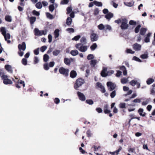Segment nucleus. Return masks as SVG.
Wrapping results in <instances>:
<instances>
[{"mask_svg":"<svg viewBox=\"0 0 155 155\" xmlns=\"http://www.w3.org/2000/svg\"><path fill=\"white\" fill-rule=\"evenodd\" d=\"M1 31L2 35L4 36L5 40L7 41L8 44L11 43V41L10 40H8L10 38V35L8 33H6V29L5 27H2L1 28Z\"/></svg>","mask_w":155,"mask_h":155,"instance_id":"f257e3e1","label":"nucleus"},{"mask_svg":"<svg viewBox=\"0 0 155 155\" xmlns=\"http://www.w3.org/2000/svg\"><path fill=\"white\" fill-rule=\"evenodd\" d=\"M75 47L76 49L80 51L83 52H85L86 51L88 47L87 46L84 45L81 43L76 44L75 45Z\"/></svg>","mask_w":155,"mask_h":155,"instance_id":"f03ea898","label":"nucleus"},{"mask_svg":"<svg viewBox=\"0 0 155 155\" xmlns=\"http://www.w3.org/2000/svg\"><path fill=\"white\" fill-rule=\"evenodd\" d=\"M84 83V80L80 78L77 79L76 81L75 84L74 88L76 90H78V88L81 86Z\"/></svg>","mask_w":155,"mask_h":155,"instance_id":"7ed1b4c3","label":"nucleus"},{"mask_svg":"<svg viewBox=\"0 0 155 155\" xmlns=\"http://www.w3.org/2000/svg\"><path fill=\"white\" fill-rule=\"evenodd\" d=\"M34 32L35 35L37 36H41L43 35H46L47 33L46 30L40 31L38 28H36L34 29Z\"/></svg>","mask_w":155,"mask_h":155,"instance_id":"20e7f679","label":"nucleus"},{"mask_svg":"<svg viewBox=\"0 0 155 155\" xmlns=\"http://www.w3.org/2000/svg\"><path fill=\"white\" fill-rule=\"evenodd\" d=\"M2 79L3 80V83L5 84H12V81L8 78V77L6 75L2 74Z\"/></svg>","mask_w":155,"mask_h":155,"instance_id":"39448f33","label":"nucleus"},{"mask_svg":"<svg viewBox=\"0 0 155 155\" xmlns=\"http://www.w3.org/2000/svg\"><path fill=\"white\" fill-rule=\"evenodd\" d=\"M127 20L126 18H124L121 20V24L120 27L122 30L127 29L128 27V25L127 24Z\"/></svg>","mask_w":155,"mask_h":155,"instance_id":"423d86ee","label":"nucleus"},{"mask_svg":"<svg viewBox=\"0 0 155 155\" xmlns=\"http://www.w3.org/2000/svg\"><path fill=\"white\" fill-rule=\"evenodd\" d=\"M59 72L60 74L65 76H67L68 75L69 70L68 69L64 68L63 67H61L59 69Z\"/></svg>","mask_w":155,"mask_h":155,"instance_id":"0eeeda50","label":"nucleus"},{"mask_svg":"<svg viewBox=\"0 0 155 155\" xmlns=\"http://www.w3.org/2000/svg\"><path fill=\"white\" fill-rule=\"evenodd\" d=\"M107 85L108 87H110L109 90L110 91L114 90L116 87V85L114 83L110 81L107 82Z\"/></svg>","mask_w":155,"mask_h":155,"instance_id":"6e6552de","label":"nucleus"},{"mask_svg":"<svg viewBox=\"0 0 155 155\" xmlns=\"http://www.w3.org/2000/svg\"><path fill=\"white\" fill-rule=\"evenodd\" d=\"M133 48L134 50L136 51H140L141 49V45L137 43L134 44L132 45Z\"/></svg>","mask_w":155,"mask_h":155,"instance_id":"1a4fd4ad","label":"nucleus"},{"mask_svg":"<svg viewBox=\"0 0 155 155\" xmlns=\"http://www.w3.org/2000/svg\"><path fill=\"white\" fill-rule=\"evenodd\" d=\"M90 38L91 41L92 42L97 41L98 39V36L97 34L96 33L91 34Z\"/></svg>","mask_w":155,"mask_h":155,"instance_id":"9d476101","label":"nucleus"},{"mask_svg":"<svg viewBox=\"0 0 155 155\" xmlns=\"http://www.w3.org/2000/svg\"><path fill=\"white\" fill-rule=\"evenodd\" d=\"M96 87L100 88L101 89V91L102 93H104L106 92L104 87L102 85L101 83L99 82H97L96 84Z\"/></svg>","mask_w":155,"mask_h":155,"instance_id":"9b49d317","label":"nucleus"},{"mask_svg":"<svg viewBox=\"0 0 155 155\" xmlns=\"http://www.w3.org/2000/svg\"><path fill=\"white\" fill-rule=\"evenodd\" d=\"M18 48L19 51H24L26 48V45L25 42H23L21 44H19Z\"/></svg>","mask_w":155,"mask_h":155,"instance_id":"f8f14e48","label":"nucleus"},{"mask_svg":"<svg viewBox=\"0 0 155 155\" xmlns=\"http://www.w3.org/2000/svg\"><path fill=\"white\" fill-rule=\"evenodd\" d=\"M77 94L80 100L82 101H84L85 100V97L83 94L78 91L77 92Z\"/></svg>","mask_w":155,"mask_h":155,"instance_id":"ddd939ff","label":"nucleus"},{"mask_svg":"<svg viewBox=\"0 0 155 155\" xmlns=\"http://www.w3.org/2000/svg\"><path fill=\"white\" fill-rule=\"evenodd\" d=\"M151 33H148L144 39V41L146 43H148L150 42V37L151 35Z\"/></svg>","mask_w":155,"mask_h":155,"instance_id":"4468645a","label":"nucleus"},{"mask_svg":"<svg viewBox=\"0 0 155 155\" xmlns=\"http://www.w3.org/2000/svg\"><path fill=\"white\" fill-rule=\"evenodd\" d=\"M109 105L107 104H105L104 105V112L105 114L110 113V110L108 109Z\"/></svg>","mask_w":155,"mask_h":155,"instance_id":"2eb2a0df","label":"nucleus"},{"mask_svg":"<svg viewBox=\"0 0 155 155\" xmlns=\"http://www.w3.org/2000/svg\"><path fill=\"white\" fill-rule=\"evenodd\" d=\"M5 68L8 72L11 73H12L13 71L12 69V67L11 65L8 64L6 65L5 66Z\"/></svg>","mask_w":155,"mask_h":155,"instance_id":"dca6fc26","label":"nucleus"},{"mask_svg":"<svg viewBox=\"0 0 155 155\" xmlns=\"http://www.w3.org/2000/svg\"><path fill=\"white\" fill-rule=\"evenodd\" d=\"M107 71V68H104L101 73V75L103 77H105L107 76V74L106 72Z\"/></svg>","mask_w":155,"mask_h":155,"instance_id":"f3484780","label":"nucleus"},{"mask_svg":"<svg viewBox=\"0 0 155 155\" xmlns=\"http://www.w3.org/2000/svg\"><path fill=\"white\" fill-rule=\"evenodd\" d=\"M113 14L111 12H109L105 16V17L107 19L110 20L113 17Z\"/></svg>","mask_w":155,"mask_h":155,"instance_id":"a211bd4d","label":"nucleus"},{"mask_svg":"<svg viewBox=\"0 0 155 155\" xmlns=\"http://www.w3.org/2000/svg\"><path fill=\"white\" fill-rule=\"evenodd\" d=\"M77 73L76 71L74 70L72 71L70 73V77L72 78H74L76 77Z\"/></svg>","mask_w":155,"mask_h":155,"instance_id":"6ab92c4d","label":"nucleus"},{"mask_svg":"<svg viewBox=\"0 0 155 155\" xmlns=\"http://www.w3.org/2000/svg\"><path fill=\"white\" fill-rule=\"evenodd\" d=\"M138 113L141 116L144 117L145 115V113L143 112V110L142 108H140L138 110Z\"/></svg>","mask_w":155,"mask_h":155,"instance_id":"aec40b11","label":"nucleus"},{"mask_svg":"<svg viewBox=\"0 0 155 155\" xmlns=\"http://www.w3.org/2000/svg\"><path fill=\"white\" fill-rule=\"evenodd\" d=\"M78 51L77 50H71L70 52V54L73 56H75L78 54Z\"/></svg>","mask_w":155,"mask_h":155,"instance_id":"412c9836","label":"nucleus"},{"mask_svg":"<svg viewBox=\"0 0 155 155\" xmlns=\"http://www.w3.org/2000/svg\"><path fill=\"white\" fill-rule=\"evenodd\" d=\"M147 30V29L145 28H141L140 31V34L142 35H144L145 34Z\"/></svg>","mask_w":155,"mask_h":155,"instance_id":"4be33fe9","label":"nucleus"},{"mask_svg":"<svg viewBox=\"0 0 155 155\" xmlns=\"http://www.w3.org/2000/svg\"><path fill=\"white\" fill-rule=\"evenodd\" d=\"M134 2L132 1L129 2H124V4L128 7H132L134 5Z\"/></svg>","mask_w":155,"mask_h":155,"instance_id":"5701e85b","label":"nucleus"},{"mask_svg":"<svg viewBox=\"0 0 155 155\" xmlns=\"http://www.w3.org/2000/svg\"><path fill=\"white\" fill-rule=\"evenodd\" d=\"M36 20V18L35 17H31L29 18V21L31 24H33Z\"/></svg>","mask_w":155,"mask_h":155,"instance_id":"b1692460","label":"nucleus"},{"mask_svg":"<svg viewBox=\"0 0 155 155\" xmlns=\"http://www.w3.org/2000/svg\"><path fill=\"white\" fill-rule=\"evenodd\" d=\"M97 62V60L93 59L90 61V64L92 66L94 67Z\"/></svg>","mask_w":155,"mask_h":155,"instance_id":"393cba45","label":"nucleus"},{"mask_svg":"<svg viewBox=\"0 0 155 155\" xmlns=\"http://www.w3.org/2000/svg\"><path fill=\"white\" fill-rule=\"evenodd\" d=\"M81 43L83 44V45H85L87 43V40L86 38L85 37H82L80 39Z\"/></svg>","mask_w":155,"mask_h":155,"instance_id":"a878e982","label":"nucleus"},{"mask_svg":"<svg viewBox=\"0 0 155 155\" xmlns=\"http://www.w3.org/2000/svg\"><path fill=\"white\" fill-rule=\"evenodd\" d=\"M72 21V19L71 17H68L66 20V24L68 25H70L71 24Z\"/></svg>","mask_w":155,"mask_h":155,"instance_id":"bb28decb","label":"nucleus"},{"mask_svg":"<svg viewBox=\"0 0 155 155\" xmlns=\"http://www.w3.org/2000/svg\"><path fill=\"white\" fill-rule=\"evenodd\" d=\"M59 30L58 29H56L54 32V37L57 38L59 37Z\"/></svg>","mask_w":155,"mask_h":155,"instance_id":"cd10ccee","label":"nucleus"},{"mask_svg":"<svg viewBox=\"0 0 155 155\" xmlns=\"http://www.w3.org/2000/svg\"><path fill=\"white\" fill-rule=\"evenodd\" d=\"M5 20L8 22H11L12 21V17L9 15H6L5 18Z\"/></svg>","mask_w":155,"mask_h":155,"instance_id":"c85d7f7f","label":"nucleus"},{"mask_svg":"<svg viewBox=\"0 0 155 155\" xmlns=\"http://www.w3.org/2000/svg\"><path fill=\"white\" fill-rule=\"evenodd\" d=\"M60 50L56 49L53 51V54L54 56H57L60 54Z\"/></svg>","mask_w":155,"mask_h":155,"instance_id":"c756f323","label":"nucleus"},{"mask_svg":"<svg viewBox=\"0 0 155 155\" xmlns=\"http://www.w3.org/2000/svg\"><path fill=\"white\" fill-rule=\"evenodd\" d=\"M64 63L67 65H69L70 64L71 61L70 60L67 58H65L64 60Z\"/></svg>","mask_w":155,"mask_h":155,"instance_id":"7c9ffc66","label":"nucleus"},{"mask_svg":"<svg viewBox=\"0 0 155 155\" xmlns=\"http://www.w3.org/2000/svg\"><path fill=\"white\" fill-rule=\"evenodd\" d=\"M94 5L97 6L101 7L102 6V3L100 2L95 1H94Z\"/></svg>","mask_w":155,"mask_h":155,"instance_id":"2f4dec72","label":"nucleus"},{"mask_svg":"<svg viewBox=\"0 0 155 155\" xmlns=\"http://www.w3.org/2000/svg\"><path fill=\"white\" fill-rule=\"evenodd\" d=\"M46 15L47 18L50 19H52L54 18L53 15L49 13H46Z\"/></svg>","mask_w":155,"mask_h":155,"instance_id":"473e14b6","label":"nucleus"},{"mask_svg":"<svg viewBox=\"0 0 155 155\" xmlns=\"http://www.w3.org/2000/svg\"><path fill=\"white\" fill-rule=\"evenodd\" d=\"M148 57V53L147 52V54H144L140 56V58L143 59H147Z\"/></svg>","mask_w":155,"mask_h":155,"instance_id":"72a5a7b5","label":"nucleus"},{"mask_svg":"<svg viewBox=\"0 0 155 155\" xmlns=\"http://www.w3.org/2000/svg\"><path fill=\"white\" fill-rule=\"evenodd\" d=\"M97 44L96 43H94L90 47V48L92 51H93L97 48Z\"/></svg>","mask_w":155,"mask_h":155,"instance_id":"f704fd0d","label":"nucleus"},{"mask_svg":"<svg viewBox=\"0 0 155 155\" xmlns=\"http://www.w3.org/2000/svg\"><path fill=\"white\" fill-rule=\"evenodd\" d=\"M49 58V56L47 54H45L43 56V60L45 62H47Z\"/></svg>","mask_w":155,"mask_h":155,"instance_id":"c9c22d12","label":"nucleus"},{"mask_svg":"<svg viewBox=\"0 0 155 155\" xmlns=\"http://www.w3.org/2000/svg\"><path fill=\"white\" fill-rule=\"evenodd\" d=\"M154 81L153 79L151 78H149L147 81V84L149 85L152 83Z\"/></svg>","mask_w":155,"mask_h":155,"instance_id":"e433bc0d","label":"nucleus"},{"mask_svg":"<svg viewBox=\"0 0 155 155\" xmlns=\"http://www.w3.org/2000/svg\"><path fill=\"white\" fill-rule=\"evenodd\" d=\"M36 7L38 9H41L42 7V5L41 2H38L35 5Z\"/></svg>","mask_w":155,"mask_h":155,"instance_id":"4c0bfd02","label":"nucleus"},{"mask_svg":"<svg viewBox=\"0 0 155 155\" xmlns=\"http://www.w3.org/2000/svg\"><path fill=\"white\" fill-rule=\"evenodd\" d=\"M125 52L127 54H134L135 53L134 51H132L131 49L128 48H127L126 49Z\"/></svg>","mask_w":155,"mask_h":155,"instance_id":"58836bf2","label":"nucleus"},{"mask_svg":"<svg viewBox=\"0 0 155 155\" xmlns=\"http://www.w3.org/2000/svg\"><path fill=\"white\" fill-rule=\"evenodd\" d=\"M141 27V25H139L135 28L134 31L136 33H138Z\"/></svg>","mask_w":155,"mask_h":155,"instance_id":"ea45409f","label":"nucleus"},{"mask_svg":"<svg viewBox=\"0 0 155 155\" xmlns=\"http://www.w3.org/2000/svg\"><path fill=\"white\" fill-rule=\"evenodd\" d=\"M132 60H134L137 61H138L140 62H142L141 60L139 59L136 56H134L132 58Z\"/></svg>","mask_w":155,"mask_h":155,"instance_id":"a19ab883","label":"nucleus"},{"mask_svg":"<svg viewBox=\"0 0 155 155\" xmlns=\"http://www.w3.org/2000/svg\"><path fill=\"white\" fill-rule=\"evenodd\" d=\"M97 27L99 30H102L104 29L105 26V25H104L102 24H101L98 26Z\"/></svg>","mask_w":155,"mask_h":155,"instance_id":"79ce46f5","label":"nucleus"},{"mask_svg":"<svg viewBox=\"0 0 155 155\" xmlns=\"http://www.w3.org/2000/svg\"><path fill=\"white\" fill-rule=\"evenodd\" d=\"M137 81L134 80H133L131 81L130 82V84L133 86H134L137 84Z\"/></svg>","mask_w":155,"mask_h":155,"instance_id":"37998d69","label":"nucleus"},{"mask_svg":"<svg viewBox=\"0 0 155 155\" xmlns=\"http://www.w3.org/2000/svg\"><path fill=\"white\" fill-rule=\"evenodd\" d=\"M99 11V8H96L94 10L93 14L94 15H97L98 14Z\"/></svg>","mask_w":155,"mask_h":155,"instance_id":"c03bdc74","label":"nucleus"},{"mask_svg":"<svg viewBox=\"0 0 155 155\" xmlns=\"http://www.w3.org/2000/svg\"><path fill=\"white\" fill-rule=\"evenodd\" d=\"M49 9L50 11L51 12H53L54 9V6L53 4L50 5L49 6Z\"/></svg>","mask_w":155,"mask_h":155,"instance_id":"a18cd8bd","label":"nucleus"},{"mask_svg":"<svg viewBox=\"0 0 155 155\" xmlns=\"http://www.w3.org/2000/svg\"><path fill=\"white\" fill-rule=\"evenodd\" d=\"M105 27L104 28V29L105 30H108L109 31H110L112 29L111 27L108 25H105Z\"/></svg>","mask_w":155,"mask_h":155,"instance_id":"49530a36","label":"nucleus"},{"mask_svg":"<svg viewBox=\"0 0 155 155\" xmlns=\"http://www.w3.org/2000/svg\"><path fill=\"white\" fill-rule=\"evenodd\" d=\"M94 58V56L93 54H89L87 56V58L88 60H93Z\"/></svg>","mask_w":155,"mask_h":155,"instance_id":"de8ad7c7","label":"nucleus"},{"mask_svg":"<svg viewBox=\"0 0 155 155\" xmlns=\"http://www.w3.org/2000/svg\"><path fill=\"white\" fill-rule=\"evenodd\" d=\"M127 79L125 78H123L121 79V83L123 84L126 83L127 82Z\"/></svg>","mask_w":155,"mask_h":155,"instance_id":"09e8293b","label":"nucleus"},{"mask_svg":"<svg viewBox=\"0 0 155 155\" xmlns=\"http://www.w3.org/2000/svg\"><path fill=\"white\" fill-rule=\"evenodd\" d=\"M110 4L113 5V6L115 8H117L118 5L115 3L114 0L111 1Z\"/></svg>","mask_w":155,"mask_h":155,"instance_id":"8fccbe9b","label":"nucleus"},{"mask_svg":"<svg viewBox=\"0 0 155 155\" xmlns=\"http://www.w3.org/2000/svg\"><path fill=\"white\" fill-rule=\"evenodd\" d=\"M116 95L115 91H113L110 94V96L112 98H114Z\"/></svg>","mask_w":155,"mask_h":155,"instance_id":"3c124183","label":"nucleus"},{"mask_svg":"<svg viewBox=\"0 0 155 155\" xmlns=\"http://www.w3.org/2000/svg\"><path fill=\"white\" fill-rule=\"evenodd\" d=\"M21 62L24 65H26L27 64V60L25 58H23Z\"/></svg>","mask_w":155,"mask_h":155,"instance_id":"603ef678","label":"nucleus"},{"mask_svg":"<svg viewBox=\"0 0 155 155\" xmlns=\"http://www.w3.org/2000/svg\"><path fill=\"white\" fill-rule=\"evenodd\" d=\"M119 107L121 108H126V104L124 103H120L119 104Z\"/></svg>","mask_w":155,"mask_h":155,"instance_id":"864d4df0","label":"nucleus"},{"mask_svg":"<svg viewBox=\"0 0 155 155\" xmlns=\"http://www.w3.org/2000/svg\"><path fill=\"white\" fill-rule=\"evenodd\" d=\"M86 101L87 103L89 104V105H92L94 103L93 101L91 99L87 100H86Z\"/></svg>","mask_w":155,"mask_h":155,"instance_id":"5fc2aeb1","label":"nucleus"},{"mask_svg":"<svg viewBox=\"0 0 155 155\" xmlns=\"http://www.w3.org/2000/svg\"><path fill=\"white\" fill-rule=\"evenodd\" d=\"M81 36L80 35H78L74 37L73 38H72V40H75V41H77L78 40L81 38Z\"/></svg>","mask_w":155,"mask_h":155,"instance_id":"6e6d98bb","label":"nucleus"},{"mask_svg":"<svg viewBox=\"0 0 155 155\" xmlns=\"http://www.w3.org/2000/svg\"><path fill=\"white\" fill-rule=\"evenodd\" d=\"M122 149V147H120L119 148L114 152H113V153H116V155L118 154L119 152H120Z\"/></svg>","mask_w":155,"mask_h":155,"instance_id":"4d7b16f0","label":"nucleus"},{"mask_svg":"<svg viewBox=\"0 0 155 155\" xmlns=\"http://www.w3.org/2000/svg\"><path fill=\"white\" fill-rule=\"evenodd\" d=\"M129 24L130 25H135L136 24V22L134 20H130L129 22Z\"/></svg>","mask_w":155,"mask_h":155,"instance_id":"13d9d810","label":"nucleus"},{"mask_svg":"<svg viewBox=\"0 0 155 155\" xmlns=\"http://www.w3.org/2000/svg\"><path fill=\"white\" fill-rule=\"evenodd\" d=\"M47 48L46 46H43L40 48V50L41 52H44L46 49Z\"/></svg>","mask_w":155,"mask_h":155,"instance_id":"bf43d9fd","label":"nucleus"},{"mask_svg":"<svg viewBox=\"0 0 155 155\" xmlns=\"http://www.w3.org/2000/svg\"><path fill=\"white\" fill-rule=\"evenodd\" d=\"M39 48H38L36 49H35L34 51V54L35 55H38L39 54Z\"/></svg>","mask_w":155,"mask_h":155,"instance_id":"052dcab7","label":"nucleus"},{"mask_svg":"<svg viewBox=\"0 0 155 155\" xmlns=\"http://www.w3.org/2000/svg\"><path fill=\"white\" fill-rule=\"evenodd\" d=\"M86 134L88 137H91V136L92 133H91V131L90 130H88L87 131Z\"/></svg>","mask_w":155,"mask_h":155,"instance_id":"680f3d73","label":"nucleus"},{"mask_svg":"<svg viewBox=\"0 0 155 155\" xmlns=\"http://www.w3.org/2000/svg\"><path fill=\"white\" fill-rule=\"evenodd\" d=\"M67 31H68L69 33H73L74 32V29L72 28H68L66 29Z\"/></svg>","mask_w":155,"mask_h":155,"instance_id":"e2e57ef3","label":"nucleus"},{"mask_svg":"<svg viewBox=\"0 0 155 155\" xmlns=\"http://www.w3.org/2000/svg\"><path fill=\"white\" fill-rule=\"evenodd\" d=\"M149 100L148 99H147L145 101H143L142 103V105H146L148 104L149 102Z\"/></svg>","mask_w":155,"mask_h":155,"instance_id":"0e129e2a","label":"nucleus"},{"mask_svg":"<svg viewBox=\"0 0 155 155\" xmlns=\"http://www.w3.org/2000/svg\"><path fill=\"white\" fill-rule=\"evenodd\" d=\"M44 68L46 70H48L49 69V68L48 67V64L47 63L45 64L44 65Z\"/></svg>","mask_w":155,"mask_h":155,"instance_id":"69168bd1","label":"nucleus"},{"mask_svg":"<svg viewBox=\"0 0 155 155\" xmlns=\"http://www.w3.org/2000/svg\"><path fill=\"white\" fill-rule=\"evenodd\" d=\"M32 13L34 15L39 16L40 15L39 13L35 10H33L32 12Z\"/></svg>","mask_w":155,"mask_h":155,"instance_id":"338daca9","label":"nucleus"},{"mask_svg":"<svg viewBox=\"0 0 155 155\" xmlns=\"http://www.w3.org/2000/svg\"><path fill=\"white\" fill-rule=\"evenodd\" d=\"M60 101L59 99L58 98H56L54 99V102L56 104H58Z\"/></svg>","mask_w":155,"mask_h":155,"instance_id":"774afa93","label":"nucleus"}]
</instances>
